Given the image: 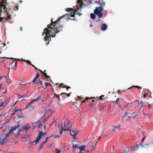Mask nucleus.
<instances>
[{
  "mask_svg": "<svg viewBox=\"0 0 153 153\" xmlns=\"http://www.w3.org/2000/svg\"><path fill=\"white\" fill-rule=\"evenodd\" d=\"M60 18H58L55 21H53V19H51V23L48 25V28H45L42 35L44 36L45 33L46 36L44 37L45 41L47 42L46 43L47 45H48L49 41L51 40L50 37H53L56 36V33L62 30V27L63 26L58 24V22H59Z\"/></svg>",
  "mask_w": 153,
  "mask_h": 153,
  "instance_id": "nucleus-1",
  "label": "nucleus"
},
{
  "mask_svg": "<svg viewBox=\"0 0 153 153\" xmlns=\"http://www.w3.org/2000/svg\"><path fill=\"white\" fill-rule=\"evenodd\" d=\"M91 3V0H77V3L79 4L80 5L78 6L77 10H79L81 8L82 5L87 7L89 5L90 3Z\"/></svg>",
  "mask_w": 153,
  "mask_h": 153,
  "instance_id": "nucleus-2",
  "label": "nucleus"
},
{
  "mask_svg": "<svg viewBox=\"0 0 153 153\" xmlns=\"http://www.w3.org/2000/svg\"><path fill=\"white\" fill-rule=\"evenodd\" d=\"M104 10L103 7L101 6L100 7H97L94 10L95 14L97 15L99 18H101L103 16L102 13L101 12Z\"/></svg>",
  "mask_w": 153,
  "mask_h": 153,
  "instance_id": "nucleus-3",
  "label": "nucleus"
},
{
  "mask_svg": "<svg viewBox=\"0 0 153 153\" xmlns=\"http://www.w3.org/2000/svg\"><path fill=\"white\" fill-rule=\"evenodd\" d=\"M7 4V2L5 1H3L0 3V9H1V11L2 10L3 8V11L4 13H6L7 14H9V12L10 9H8L6 7V6ZM2 12V11H1Z\"/></svg>",
  "mask_w": 153,
  "mask_h": 153,
  "instance_id": "nucleus-4",
  "label": "nucleus"
},
{
  "mask_svg": "<svg viewBox=\"0 0 153 153\" xmlns=\"http://www.w3.org/2000/svg\"><path fill=\"white\" fill-rule=\"evenodd\" d=\"M7 139L4 137V135L1 134L0 136V144L2 145L3 144L6 142Z\"/></svg>",
  "mask_w": 153,
  "mask_h": 153,
  "instance_id": "nucleus-5",
  "label": "nucleus"
},
{
  "mask_svg": "<svg viewBox=\"0 0 153 153\" xmlns=\"http://www.w3.org/2000/svg\"><path fill=\"white\" fill-rule=\"evenodd\" d=\"M77 11V10H75L74 12H72L70 14H65V15H63V16L60 17H59V18H60V17H61L60 19H59V21L60 20L63 18L65 16H66L67 17H69L70 16H71V17H74V15L75 14V13Z\"/></svg>",
  "mask_w": 153,
  "mask_h": 153,
  "instance_id": "nucleus-6",
  "label": "nucleus"
},
{
  "mask_svg": "<svg viewBox=\"0 0 153 153\" xmlns=\"http://www.w3.org/2000/svg\"><path fill=\"white\" fill-rule=\"evenodd\" d=\"M10 98L9 97H5L4 102H1L5 106L9 102Z\"/></svg>",
  "mask_w": 153,
  "mask_h": 153,
  "instance_id": "nucleus-7",
  "label": "nucleus"
},
{
  "mask_svg": "<svg viewBox=\"0 0 153 153\" xmlns=\"http://www.w3.org/2000/svg\"><path fill=\"white\" fill-rule=\"evenodd\" d=\"M20 126L19 124H18L17 125L13 127H12L11 130L10 131V132L12 133L14 131H15Z\"/></svg>",
  "mask_w": 153,
  "mask_h": 153,
  "instance_id": "nucleus-8",
  "label": "nucleus"
},
{
  "mask_svg": "<svg viewBox=\"0 0 153 153\" xmlns=\"http://www.w3.org/2000/svg\"><path fill=\"white\" fill-rule=\"evenodd\" d=\"M17 63V62L16 61V60H14L13 61L12 65L11 67L12 69H14V70L16 68V64Z\"/></svg>",
  "mask_w": 153,
  "mask_h": 153,
  "instance_id": "nucleus-9",
  "label": "nucleus"
},
{
  "mask_svg": "<svg viewBox=\"0 0 153 153\" xmlns=\"http://www.w3.org/2000/svg\"><path fill=\"white\" fill-rule=\"evenodd\" d=\"M41 138V137L40 136L38 135V136H37V137L35 138V140L31 142V143H33L35 142L36 144L38 143H39V141L40 140Z\"/></svg>",
  "mask_w": 153,
  "mask_h": 153,
  "instance_id": "nucleus-10",
  "label": "nucleus"
},
{
  "mask_svg": "<svg viewBox=\"0 0 153 153\" xmlns=\"http://www.w3.org/2000/svg\"><path fill=\"white\" fill-rule=\"evenodd\" d=\"M30 126H29L28 124H27L25 126H24L22 127V130L23 131L25 130L26 131H27L30 128Z\"/></svg>",
  "mask_w": 153,
  "mask_h": 153,
  "instance_id": "nucleus-11",
  "label": "nucleus"
},
{
  "mask_svg": "<svg viewBox=\"0 0 153 153\" xmlns=\"http://www.w3.org/2000/svg\"><path fill=\"white\" fill-rule=\"evenodd\" d=\"M107 26L106 24H103L101 25V29L102 30H105L107 29Z\"/></svg>",
  "mask_w": 153,
  "mask_h": 153,
  "instance_id": "nucleus-12",
  "label": "nucleus"
},
{
  "mask_svg": "<svg viewBox=\"0 0 153 153\" xmlns=\"http://www.w3.org/2000/svg\"><path fill=\"white\" fill-rule=\"evenodd\" d=\"M67 124L68 125H69V126L68 125V126H66V127H65V123H64V126H63V127H65V130H66H66H70V128L72 126L69 123H68Z\"/></svg>",
  "mask_w": 153,
  "mask_h": 153,
  "instance_id": "nucleus-13",
  "label": "nucleus"
},
{
  "mask_svg": "<svg viewBox=\"0 0 153 153\" xmlns=\"http://www.w3.org/2000/svg\"><path fill=\"white\" fill-rule=\"evenodd\" d=\"M137 101L138 102V105L140 106V108H139L140 110H141L142 107L144 105V103L143 102L142 100H141L140 102H139V101L137 100Z\"/></svg>",
  "mask_w": 153,
  "mask_h": 153,
  "instance_id": "nucleus-14",
  "label": "nucleus"
},
{
  "mask_svg": "<svg viewBox=\"0 0 153 153\" xmlns=\"http://www.w3.org/2000/svg\"><path fill=\"white\" fill-rule=\"evenodd\" d=\"M41 96H39L38 97L36 98H35V99H33L32 100V102H36V101H37L40 100H41Z\"/></svg>",
  "mask_w": 153,
  "mask_h": 153,
  "instance_id": "nucleus-15",
  "label": "nucleus"
},
{
  "mask_svg": "<svg viewBox=\"0 0 153 153\" xmlns=\"http://www.w3.org/2000/svg\"><path fill=\"white\" fill-rule=\"evenodd\" d=\"M85 146L83 145L81 146L80 147H78V148H79L80 150H81V151H85Z\"/></svg>",
  "mask_w": 153,
  "mask_h": 153,
  "instance_id": "nucleus-16",
  "label": "nucleus"
},
{
  "mask_svg": "<svg viewBox=\"0 0 153 153\" xmlns=\"http://www.w3.org/2000/svg\"><path fill=\"white\" fill-rule=\"evenodd\" d=\"M10 18V16H8L6 18H5L4 17H0V22H1L2 19H5L7 20Z\"/></svg>",
  "mask_w": 153,
  "mask_h": 153,
  "instance_id": "nucleus-17",
  "label": "nucleus"
},
{
  "mask_svg": "<svg viewBox=\"0 0 153 153\" xmlns=\"http://www.w3.org/2000/svg\"><path fill=\"white\" fill-rule=\"evenodd\" d=\"M39 135L41 137L42 136H43L45 135H46V133L45 132H43L42 131H41L39 132Z\"/></svg>",
  "mask_w": 153,
  "mask_h": 153,
  "instance_id": "nucleus-18",
  "label": "nucleus"
},
{
  "mask_svg": "<svg viewBox=\"0 0 153 153\" xmlns=\"http://www.w3.org/2000/svg\"><path fill=\"white\" fill-rule=\"evenodd\" d=\"M62 125V129L60 131L59 133L60 135H62V131H65L66 130L65 129V128L64 127H63V125L62 124L61 125Z\"/></svg>",
  "mask_w": 153,
  "mask_h": 153,
  "instance_id": "nucleus-19",
  "label": "nucleus"
},
{
  "mask_svg": "<svg viewBox=\"0 0 153 153\" xmlns=\"http://www.w3.org/2000/svg\"><path fill=\"white\" fill-rule=\"evenodd\" d=\"M12 134L11 132H10V131H9V132L6 134H5L4 137H6V138L7 139V137L10 136V135Z\"/></svg>",
  "mask_w": 153,
  "mask_h": 153,
  "instance_id": "nucleus-20",
  "label": "nucleus"
},
{
  "mask_svg": "<svg viewBox=\"0 0 153 153\" xmlns=\"http://www.w3.org/2000/svg\"><path fill=\"white\" fill-rule=\"evenodd\" d=\"M38 78L35 77V79L33 80L30 82V83H32V84H33L34 83H35L36 82H37V79Z\"/></svg>",
  "mask_w": 153,
  "mask_h": 153,
  "instance_id": "nucleus-21",
  "label": "nucleus"
},
{
  "mask_svg": "<svg viewBox=\"0 0 153 153\" xmlns=\"http://www.w3.org/2000/svg\"><path fill=\"white\" fill-rule=\"evenodd\" d=\"M70 134L71 136L74 137V138L76 136L74 133V132L73 131L71 130L70 131Z\"/></svg>",
  "mask_w": 153,
  "mask_h": 153,
  "instance_id": "nucleus-22",
  "label": "nucleus"
},
{
  "mask_svg": "<svg viewBox=\"0 0 153 153\" xmlns=\"http://www.w3.org/2000/svg\"><path fill=\"white\" fill-rule=\"evenodd\" d=\"M25 97V95H23L21 97H20L19 99V101H22L24 100V98Z\"/></svg>",
  "mask_w": 153,
  "mask_h": 153,
  "instance_id": "nucleus-23",
  "label": "nucleus"
},
{
  "mask_svg": "<svg viewBox=\"0 0 153 153\" xmlns=\"http://www.w3.org/2000/svg\"><path fill=\"white\" fill-rule=\"evenodd\" d=\"M22 60L24 62L27 63L29 65H31V62L30 60L22 59Z\"/></svg>",
  "mask_w": 153,
  "mask_h": 153,
  "instance_id": "nucleus-24",
  "label": "nucleus"
},
{
  "mask_svg": "<svg viewBox=\"0 0 153 153\" xmlns=\"http://www.w3.org/2000/svg\"><path fill=\"white\" fill-rule=\"evenodd\" d=\"M91 17V19H94L95 18V15L93 13H91L90 14Z\"/></svg>",
  "mask_w": 153,
  "mask_h": 153,
  "instance_id": "nucleus-25",
  "label": "nucleus"
},
{
  "mask_svg": "<svg viewBox=\"0 0 153 153\" xmlns=\"http://www.w3.org/2000/svg\"><path fill=\"white\" fill-rule=\"evenodd\" d=\"M6 78V76L5 75H4L2 76H0V80H3L4 79H5Z\"/></svg>",
  "mask_w": 153,
  "mask_h": 153,
  "instance_id": "nucleus-26",
  "label": "nucleus"
},
{
  "mask_svg": "<svg viewBox=\"0 0 153 153\" xmlns=\"http://www.w3.org/2000/svg\"><path fill=\"white\" fill-rule=\"evenodd\" d=\"M44 76L47 79H49L50 78V77L49 76L47 75V74L46 73H44Z\"/></svg>",
  "mask_w": 153,
  "mask_h": 153,
  "instance_id": "nucleus-27",
  "label": "nucleus"
},
{
  "mask_svg": "<svg viewBox=\"0 0 153 153\" xmlns=\"http://www.w3.org/2000/svg\"><path fill=\"white\" fill-rule=\"evenodd\" d=\"M19 110H20L21 112H22V110L21 109H17V107H15V108L13 110V111H14V112H15V113L16 111H19Z\"/></svg>",
  "mask_w": 153,
  "mask_h": 153,
  "instance_id": "nucleus-28",
  "label": "nucleus"
},
{
  "mask_svg": "<svg viewBox=\"0 0 153 153\" xmlns=\"http://www.w3.org/2000/svg\"><path fill=\"white\" fill-rule=\"evenodd\" d=\"M59 136H60L59 135H54L53 134L52 135H51V136L50 137H53V138H58L59 137Z\"/></svg>",
  "mask_w": 153,
  "mask_h": 153,
  "instance_id": "nucleus-29",
  "label": "nucleus"
},
{
  "mask_svg": "<svg viewBox=\"0 0 153 153\" xmlns=\"http://www.w3.org/2000/svg\"><path fill=\"white\" fill-rule=\"evenodd\" d=\"M129 148L128 147H127L126 148L125 150L124 153H127L128 152H129Z\"/></svg>",
  "mask_w": 153,
  "mask_h": 153,
  "instance_id": "nucleus-30",
  "label": "nucleus"
},
{
  "mask_svg": "<svg viewBox=\"0 0 153 153\" xmlns=\"http://www.w3.org/2000/svg\"><path fill=\"white\" fill-rule=\"evenodd\" d=\"M65 85L63 83V84L61 83V84H59V88H61V87L64 88L65 86Z\"/></svg>",
  "mask_w": 153,
  "mask_h": 153,
  "instance_id": "nucleus-31",
  "label": "nucleus"
},
{
  "mask_svg": "<svg viewBox=\"0 0 153 153\" xmlns=\"http://www.w3.org/2000/svg\"><path fill=\"white\" fill-rule=\"evenodd\" d=\"M5 106L1 103L0 104V110L3 108Z\"/></svg>",
  "mask_w": 153,
  "mask_h": 153,
  "instance_id": "nucleus-32",
  "label": "nucleus"
},
{
  "mask_svg": "<svg viewBox=\"0 0 153 153\" xmlns=\"http://www.w3.org/2000/svg\"><path fill=\"white\" fill-rule=\"evenodd\" d=\"M119 100V99L118 98V99H117V100H116V101H113V103H115V104H118Z\"/></svg>",
  "mask_w": 153,
  "mask_h": 153,
  "instance_id": "nucleus-33",
  "label": "nucleus"
},
{
  "mask_svg": "<svg viewBox=\"0 0 153 153\" xmlns=\"http://www.w3.org/2000/svg\"><path fill=\"white\" fill-rule=\"evenodd\" d=\"M33 102H32V101L30 102L27 105L25 108H27L29 106L33 103Z\"/></svg>",
  "mask_w": 153,
  "mask_h": 153,
  "instance_id": "nucleus-34",
  "label": "nucleus"
},
{
  "mask_svg": "<svg viewBox=\"0 0 153 153\" xmlns=\"http://www.w3.org/2000/svg\"><path fill=\"white\" fill-rule=\"evenodd\" d=\"M36 123H39V125L38 126L39 128V127H41V126H43L41 122H39V121H37Z\"/></svg>",
  "mask_w": 153,
  "mask_h": 153,
  "instance_id": "nucleus-35",
  "label": "nucleus"
},
{
  "mask_svg": "<svg viewBox=\"0 0 153 153\" xmlns=\"http://www.w3.org/2000/svg\"><path fill=\"white\" fill-rule=\"evenodd\" d=\"M71 92L70 93L68 94L67 93H63L62 94H61V95H62V94H64L65 95H66L68 97H69L70 96V95L71 94Z\"/></svg>",
  "mask_w": 153,
  "mask_h": 153,
  "instance_id": "nucleus-36",
  "label": "nucleus"
},
{
  "mask_svg": "<svg viewBox=\"0 0 153 153\" xmlns=\"http://www.w3.org/2000/svg\"><path fill=\"white\" fill-rule=\"evenodd\" d=\"M54 96L55 97H57L58 99L59 100H60V98H59V95L56 94H54Z\"/></svg>",
  "mask_w": 153,
  "mask_h": 153,
  "instance_id": "nucleus-37",
  "label": "nucleus"
},
{
  "mask_svg": "<svg viewBox=\"0 0 153 153\" xmlns=\"http://www.w3.org/2000/svg\"><path fill=\"white\" fill-rule=\"evenodd\" d=\"M90 98H88V97H86L85 98V99L83 100H82V103H83L85 102V101H86V100H88V99H90Z\"/></svg>",
  "mask_w": 153,
  "mask_h": 153,
  "instance_id": "nucleus-38",
  "label": "nucleus"
},
{
  "mask_svg": "<svg viewBox=\"0 0 153 153\" xmlns=\"http://www.w3.org/2000/svg\"><path fill=\"white\" fill-rule=\"evenodd\" d=\"M49 137H47L46 138V140L44 142L42 143V144H44V143H47L48 141V138Z\"/></svg>",
  "mask_w": 153,
  "mask_h": 153,
  "instance_id": "nucleus-39",
  "label": "nucleus"
},
{
  "mask_svg": "<svg viewBox=\"0 0 153 153\" xmlns=\"http://www.w3.org/2000/svg\"><path fill=\"white\" fill-rule=\"evenodd\" d=\"M135 87L137 88H139V89H141L142 88L141 87H140L139 86H137V85H136V86H131V88H132V87Z\"/></svg>",
  "mask_w": 153,
  "mask_h": 153,
  "instance_id": "nucleus-40",
  "label": "nucleus"
},
{
  "mask_svg": "<svg viewBox=\"0 0 153 153\" xmlns=\"http://www.w3.org/2000/svg\"><path fill=\"white\" fill-rule=\"evenodd\" d=\"M72 147L74 148V149H76V148H78V147L76 145L74 144L73 146Z\"/></svg>",
  "mask_w": 153,
  "mask_h": 153,
  "instance_id": "nucleus-41",
  "label": "nucleus"
},
{
  "mask_svg": "<svg viewBox=\"0 0 153 153\" xmlns=\"http://www.w3.org/2000/svg\"><path fill=\"white\" fill-rule=\"evenodd\" d=\"M116 129H117V130L118 131V132H119V130H120V127L119 126H117L116 127Z\"/></svg>",
  "mask_w": 153,
  "mask_h": 153,
  "instance_id": "nucleus-42",
  "label": "nucleus"
},
{
  "mask_svg": "<svg viewBox=\"0 0 153 153\" xmlns=\"http://www.w3.org/2000/svg\"><path fill=\"white\" fill-rule=\"evenodd\" d=\"M137 114L135 113H134L132 114V115L131 116V117H134Z\"/></svg>",
  "mask_w": 153,
  "mask_h": 153,
  "instance_id": "nucleus-43",
  "label": "nucleus"
},
{
  "mask_svg": "<svg viewBox=\"0 0 153 153\" xmlns=\"http://www.w3.org/2000/svg\"><path fill=\"white\" fill-rule=\"evenodd\" d=\"M147 146L146 147H149V144H148L147 143V144H145L143 145H142V147H146V146Z\"/></svg>",
  "mask_w": 153,
  "mask_h": 153,
  "instance_id": "nucleus-44",
  "label": "nucleus"
},
{
  "mask_svg": "<svg viewBox=\"0 0 153 153\" xmlns=\"http://www.w3.org/2000/svg\"><path fill=\"white\" fill-rule=\"evenodd\" d=\"M64 88H66V89H67V90H68V88H71L70 87L67 86L66 85H65V86Z\"/></svg>",
  "mask_w": 153,
  "mask_h": 153,
  "instance_id": "nucleus-45",
  "label": "nucleus"
},
{
  "mask_svg": "<svg viewBox=\"0 0 153 153\" xmlns=\"http://www.w3.org/2000/svg\"><path fill=\"white\" fill-rule=\"evenodd\" d=\"M40 76V75L39 74L38 72H37V73L36 75V77L38 79V77Z\"/></svg>",
  "mask_w": 153,
  "mask_h": 153,
  "instance_id": "nucleus-46",
  "label": "nucleus"
},
{
  "mask_svg": "<svg viewBox=\"0 0 153 153\" xmlns=\"http://www.w3.org/2000/svg\"><path fill=\"white\" fill-rule=\"evenodd\" d=\"M104 95H102L100 97H99V99L100 100H102L103 99V97H104Z\"/></svg>",
  "mask_w": 153,
  "mask_h": 153,
  "instance_id": "nucleus-47",
  "label": "nucleus"
},
{
  "mask_svg": "<svg viewBox=\"0 0 153 153\" xmlns=\"http://www.w3.org/2000/svg\"><path fill=\"white\" fill-rule=\"evenodd\" d=\"M70 10H72V9L71 8H68L67 9H66V11H67V12L70 11Z\"/></svg>",
  "mask_w": 153,
  "mask_h": 153,
  "instance_id": "nucleus-48",
  "label": "nucleus"
},
{
  "mask_svg": "<svg viewBox=\"0 0 153 153\" xmlns=\"http://www.w3.org/2000/svg\"><path fill=\"white\" fill-rule=\"evenodd\" d=\"M1 89H2V84H0V91H1ZM1 97V96H0V97Z\"/></svg>",
  "mask_w": 153,
  "mask_h": 153,
  "instance_id": "nucleus-49",
  "label": "nucleus"
},
{
  "mask_svg": "<svg viewBox=\"0 0 153 153\" xmlns=\"http://www.w3.org/2000/svg\"><path fill=\"white\" fill-rule=\"evenodd\" d=\"M20 134V132L18 131L15 134V137H16L17 136H18Z\"/></svg>",
  "mask_w": 153,
  "mask_h": 153,
  "instance_id": "nucleus-50",
  "label": "nucleus"
},
{
  "mask_svg": "<svg viewBox=\"0 0 153 153\" xmlns=\"http://www.w3.org/2000/svg\"><path fill=\"white\" fill-rule=\"evenodd\" d=\"M112 131H114L115 130H116V127H113L112 128Z\"/></svg>",
  "mask_w": 153,
  "mask_h": 153,
  "instance_id": "nucleus-51",
  "label": "nucleus"
},
{
  "mask_svg": "<svg viewBox=\"0 0 153 153\" xmlns=\"http://www.w3.org/2000/svg\"><path fill=\"white\" fill-rule=\"evenodd\" d=\"M51 85V84L50 83H47L45 82V85L46 87L48 86V85Z\"/></svg>",
  "mask_w": 153,
  "mask_h": 153,
  "instance_id": "nucleus-52",
  "label": "nucleus"
},
{
  "mask_svg": "<svg viewBox=\"0 0 153 153\" xmlns=\"http://www.w3.org/2000/svg\"><path fill=\"white\" fill-rule=\"evenodd\" d=\"M39 81V83L40 85H42V81L40 80V79H38Z\"/></svg>",
  "mask_w": 153,
  "mask_h": 153,
  "instance_id": "nucleus-53",
  "label": "nucleus"
},
{
  "mask_svg": "<svg viewBox=\"0 0 153 153\" xmlns=\"http://www.w3.org/2000/svg\"><path fill=\"white\" fill-rule=\"evenodd\" d=\"M148 94L147 93H145L143 95V98H145L148 95Z\"/></svg>",
  "mask_w": 153,
  "mask_h": 153,
  "instance_id": "nucleus-54",
  "label": "nucleus"
},
{
  "mask_svg": "<svg viewBox=\"0 0 153 153\" xmlns=\"http://www.w3.org/2000/svg\"><path fill=\"white\" fill-rule=\"evenodd\" d=\"M43 147V144H42V143L41 146L39 147L40 149H42Z\"/></svg>",
  "mask_w": 153,
  "mask_h": 153,
  "instance_id": "nucleus-55",
  "label": "nucleus"
},
{
  "mask_svg": "<svg viewBox=\"0 0 153 153\" xmlns=\"http://www.w3.org/2000/svg\"><path fill=\"white\" fill-rule=\"evenodd\" d=\"M17 117H18L19 118H23V116H20V115H18V116H17Z\"/></svg>",
  "mask_w": 153,
  "mask_h": 153,
  "instance_id": "nucleus-56",
  "label": "nucleus"
},
{
  "mask_svg": "<svg viewBox=\"0 0 153 153\" xmlns=\"http://www.w3.org/2000/svg\"><path fill=\"white\" fill-rule=\"evenodd\" d=\"M74 131V133L75 134V135L77 133L78 131H77V130Z\"/></svg>",
  "mask_w": 153,
  "mask_h": 153,
  "instance_id": "nucleus-57",
  "label": "nucleus"
},
{
  "mask_svg": "<svg viewBox=\"0 0 153 153\" xmlns=\"http://www.w3.org/2000/svg\"><path fill=\"white\" fill-rule=\"evenodd\" d=\"M145 138H146V137H143V138L142 140H141V142H143L144 140L145 139Z\"/></svg>",
  "mask_w": 153,
  "mask_h": 153,
  "instance_id": "nucleus-58",
  "label": "nucleus"
},
{
  "mask_svg": "<svg viewBox=\"0 0 153 153\" xmlns=\"http://www.w3.org/2000/svg\"><path fill=\"white\" fill-rule=\"evenodd\" d=\"M23 131V130H22V128L21 129H19L18 130V131L19 132H21V131Z\"/></svg>",
  "mask_w": 153,
  "mask_h": 153,
  "instance_id": "nucleus-59",
  "label": "nucleus"
},
{
  "mask_svg": "<svg viewBox=\"0 0 153 153\" xmlns=\"http://www.w3.org/2000/svg\"><path fill=\"white\" fill-rule=\"evenodd\" d=\"M148 107L149 108H150L151 107H152V106L150 104H149L148 105Z\"/></svg>",
  "mask_w": 153,
  "mask_h": 153,
  "instance_id": "nucleus-60",
  "label": "nucleus"
},
{
  "mask_svg": "<svg viewBox=\"0 0 153 153\" xmlns=\"http://www.w3.org/2000/svg\"><path fill=\"white\" fill-rule=\"evenodd\" d=\"M143 114L145 115V116H147V115L146 114H145L144 113V112L143 110Z\"/></svg>",
  "mask_w": 153,
  "mask_h": 153,
  "instance_id": "nucleus-61",
  "label": "nucleus"
},
{
  "mask_svg": "<svg viewBox=\"0 0 153 153\" xmlns=\"http://www.w3.org/2000/svg\"><path fill=\"white\" fill-rule=\"evenodd\" d=\"M40 71L41 72L42 74H43L44 75V72L42 70H40Z\"/></svg>",
  "mask_w": 153,
  "mask_h": 153,
  "instance_id": "nucleus-62",
  "label": "nucleus"
},
{
  "mask_svg": "<svg viewBox=\"0 0 153 153\" xmlns=\"http://www.w3.org/2000/svg\"><path fill=\"white\" fill-rule=\"evenodd\" d=\"M61 152V151H60L59 150H58V151L57 152H56V153H60Z\"/></svg>",
  "mask_w": 153,
  "mask_h": 153,
  "instance_id": "nucleus-63",
  "label": "nucleus"
},
{
  "mask_svg": "<svg viewBox=\"0 0 153 153\" xmlns=\"http://www.w3.org/2000/svg\"><path fill=\"white\" fill-rule=\"evenodd\" d=\"M15 112H14L13 113V114H11V117H12V116H13V115H14L15 114Z\"/></svg>",
  "mask_w": 153,
  "mask_h": 153,
  "instance_id": "nucleus-64",
  "label": "nucleus"
}]
</instances>
